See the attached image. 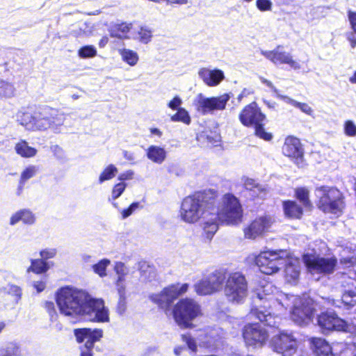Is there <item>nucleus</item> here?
I'll list each match as a JSON object with an SVG mask.
<instances>
[{
    "label": "nucleus",
    "instance_id": "9",
    "mask_svg": "<svg viewBox=\"0 0 356 356\" xmlns=\"http://www.w3.org/2000/svg\"><path fill=\"white\" fill-rule=\"evenodd\" d=\"M319 199L318 207L325 213L339 215L343 208V202L341 192L335 188L321 186L315 191Z\"/></svg>",
    "mask_w": 356,
    "mask_h": 356
},
{
    "label": "nucleus",
    "instance_id": "13",
    "mask_svg": "<svg viewBox=\"0 0 356 356\" xmlns=\"http://www.w3.org/2000/svg\"><path fill=\"white\" fill-rule=\"evenodd\" d=\"M231 96L225 93L218 97H207L199 93L193 100L196 110L202 115L212 114L215 111H223Z\"/></svg>",
    "mask_w": 356,
    "mask_h": 356
},
{
    "label": "nucleus",
    "instance_id": "49",
    "mask_svg": "<svg viewBox=\"0 0 356 356\" xmlns=\"http://www.w3.org/2000/svg\"><path fill=\"white\" fill-rule=\"evenodd\" d=\"M220 136L218 134L213 132H210L209 134H201L199 136H197V139L199 140H206L208 145L210 144L214 146H216L218 143L220 142Z\"/></svg>",
    "mask_w": 356,
    "mask_h": 356
},
{
    "label": "nucleus",
    "instance_id": "12",
    "mask_svg": "<svg viewBox=\"0 0 356 356\" xmlns=\"http://www.w3.org/2000/svg\"><path fill=\"white\" fill-rule=\"evenodd\" d=\"M318 325L323 332L337 330L350 333L356 336V323H348L339 318L332 312H323L318 316Z\"/></svg>",
    "mask_w": 356,
    "mask_h": 356
},
{
    "label": "nucleus",
    "instance_id": "51",
    "mask_svg": "<svg viewBox=\"0 0 356 356\" xmlns=\"http://www.w3.org/2000/svg\"><path fill=\"white\" fill-rule=\"evenodd\" d=\"M344 133L350 137L356 136V124L352 120H347L344 123Z\"/></svg>",
    "mask_w": 356,
    "mask_h": 356
},
{
    "label": "nucleus",
    "instance_id": "59",
    "mask_svg": "<svg viewBox=\"0 0 356 356\" xmlns=\"http://www.w3.org/2000/svg\"><path fill=\"white\" fill-rule=\"evenodd\" d=\"M182 100L179 96H175L168 104V106L172 110H178L181 108Z\"/></svg>",
    "mask_w": 356,
    "mask_h": 356
},
{
    "label": "nucleus",
    "instance_id": "33",
    "mask_svg": "<svg viewBox=\"0 0 356 356\" xmlns=\"http://www.w3.org/2000/svg\"><path fill=\"white\" fill-rule=\"evenodd\" d=\"M152 30L147 26H140L133 34L132 38L139 42L147 44L152 40Z\"/></svg>",
    "mask_w": 356,
    "mask_h": 356
},
{
    "label": "nucleus",
    "instance_id": "52",
    "mask_svg": "<svg viewBox=\"0 0 356 356\" xmlns=\"http://www.w3.org/2000/svg\"><path fill=\"white\" fill-rule=\"evenodd\" d=\"M56 254L57 249L55 248H47L40 252L41 258L44 261L54 258Z\"/></svg>",
    "mask_w": 356,
    "mask_h": 356
},
{
    "label": "nucleus",
    "instance_id": "18",
    "mask_svg": "<svg viewBox=\"0 0 356 356\" xmlns=\"http://www.w3.org/2000/svg\"><path fill=\"white\" fill-rule=\"evenodd\" d=\"M76 340L85 342L83 348H81V356H92V349L94 343L102 337V330L100 329L82 328L74 330Z\"/></svg>",
    "mask_w": 356,
    "mask_h": 356
},
{
    "label": "nucleus",
    "instance_id": "46",
    "mask_svg": "<svg viewBox=\"0 0 356 356\" xmlns=\"http://www.w3.org/2000/svg\"><path fill=\"white\" fill-rule=\"evenodd\" d=\"M97 51L93 45H86L78 50V56L81 58H91L97 56Z\"/></svg>",
    "mask_w": 356,
    "mask_h": 356
},
{
    "label": "nucleus",
    "instance_id": "16",
    "mask_svg": "<svg viewBox=\"0 0 356 356\" xmlns=\"http://www.w3.org/2000/svg\"><path fill=\"white\" fill-rule=\"evenodd\" d=\"M243 337L247 346L258 348L266 343L268 334L259 323H249L243 327Z\"/></svg>",
    "mask_w": 356,
    "mask_h": 356
},
{
    "label": "nucleus",
    "instance_id": "20",
    "mask_svg": "<svg viewBox=\"0 0 356 356\" xmlns=\"http://www.w3.org/2000/svg\"><path fill=\"white\" fill-rule=\"evenodd\" d=\"M284 156L290 158L298 166H303L304 152L300 140L293 136L286 138L282 147Z\"/></svg>",
    "mask_w": 356,
    "mask_h": 356
},
{
    "label": "nucleus",
    "instance_id": "7",
    "mask_svg": "<svg viewBox=\"0 0 356 356\" xmlns=\"http://www.w3.org/2000/svg\"><path fill=\"white\" fill-rule=\"evenodd\" d=\"M239 120L245 127H254L255 135L264 140L272 139L271 134L265 131L264 126L266 115L254 102L247 105L239 114Z\"/></svg>",
    "mask_w": 356,
    "mask_h": 356
},
{
    "label": "nucleus",
    "instance_id": "11",
    "mask_svg": "<svg viewBox=\"0 0 356 356\" xmlns=\"http://www.w3.org/2000/svg\"><path fill=\"white\" fill-rule=\"evenodd\" d=\"M302 260L308 271L312 274H332L337 264V259L334 257H324L315 254H305Z\"/></svg>",
    "mask_w": 356,
    "mask_h": 356
},
{
    "label": "nucleus",
    "instance_id": "4",
    "mask_svg": "<svg viewBox=\"0 0 356 356\" xmlns=\"http://www.w3.org/2000/svg\"><path fill=\"white\" fill-rule=\"evenodd\" d=\"M68 115L60 112L57 109L44 106L35 110V131H46L50 129L55 134L60 133Z\"/></svg>",
    "mask_w": 356,
    "mask_h": 356
},
{
    "label": "nucleus",
    "instance_id": "26",
    "mask_svg": "<svg viewBox=\"0 0 356 356\" xmlns=\"http://www.w3.org/2000/svg\"><path fill=\"white\" fill-rule=\"evenodd\" d=\"M242 181L244 188L250 191V195L253 197L264 198L266 195V188L265 186L259 184L254 179L243 177Z\"/></svg>",
    "mask_w": 356,
    "mask_h": 356
},
{
    "label": "nucleus",
    "instance_id": "47",
    "mask_svg": "<svg viewBox=\"0 0 356 356\" xmlns=\"http://www.w3.org/2000/svg\"><path fill=\"white\" fill-rule=\"evenodd\" d=\"M38 172V167L36 165H29L21 173L20 179L22 183L35 177Z\"/></svg>",
    "mask_w": 356,
    "mask_h": 356
},
{
    "label": "nucleus",
    "instance_id": "60",
    "mask_svg": "<svg viewBox=\"0 0 356 356\" xmlns=\"http://www.w3.org/2000/svg\"><path fill=\"white\" fill-rule=\"evenodd\" d=\"M134 172L131 170H129L123 173H121L118 177V180L120 181V182H124L127 180H131L134 177Z\"/></svg>",
    "mask_w": 356,
    "mask_h": 356
},
{
    "label": "nucleus",
    "instance_id": "2",
    "mask_svg": "<svg viewBox=\"0 0 356 356\" xmlns=\"http://www.w3.org/2000/svg\"><path fill=\"white\" fill-rule=\"evenodd\" d=\"M217 193L214 190L197 192L185 197L180 209L181 219L187 223H195L202 219V227L207 238L211 239L218 230L215 222Z\"/></svg>",
    "mask_w": 356,
    "mask_h": 356
},
{
    "label": "nucleus",
    "instance_id": "39",
    "mask_svg": "<svg viewBox=\"0 0 356 356\" xmlns=\"http://www.w3.org/2000/svg\"><path fill=\"white\" fill-rule=\"evenodd\" d=\"M118 52L122 60L130 66L136 65L139 60L138 54L134 50L123 48L120 49Z\"/></svg>",
    "mask_w": 356,
    "mask_h": 356
},
{
    "label": "nucleus",
    "instance_id": "45",
    "mask_svg": "<svg viewBox=\"0 0 356 356\" xmlns=\"http://www.w3.org/2000/svg\"><path fill=\"white\" fill-rule=\"evenodd\" d=\"M111 264L108 259H101L98 263L92 266L93 271L99 277H104L106 276V268Z\"/></svg>",
    "mask_w": 356,
    "mask_h": 356
},
{
    "label": "nucleus",
    "instance_id": "29",
    "mask_svg": "<svg viewBox=\"0 0 356 356\" xmlns=\"http://www.w3.org/2000/svg\"><path fill=\"white\" fill-rule=\"evenodd\" d=\"M311 343L316 356H334L329 343L321 338H312Z\"/></svg>",
    "mask_w": 356,
    "mask_h": 356
},
{
    "label": "nucleus",
    "instance_id": "63",
    "mask_svg": "<svg viewBox=\"0 0 356 356\" xmlns=\"http://www.w3.org/2000/svg\"><path fill=\"white\" fill-rule=\"evenodd\" d=\"M346 38L350 42V46L353 49L356 47V33L353 31L346 33Z\"/></svg>",
    "mask_w": 356,
    "mask_h": 356
},
{
    "label": "nucleus",
    "instance_id": "3",
    "mask_svg": "<svg viewBox=\"0 0 356 356\" xmlns=\"http://www.w3.org/2000/svg\"><path fill=\"white\" fill-rule=\"evenodd\" d=\"M289 296L280 292L271 283H266L258 288L252 296L250 317L258 319L265 325L275 326L278 318L273 315L266 307L277 305L286 308L289 306Z\"/></svg>",
    "mask_w": 356,
    "mask_h": 356
},
{
    "label": "nucleus",
    "instance_id": "44",
    "mask_svg": "<svg viewBox=\"0 0 356 356\" xmlns=\"http://www.w3.org/2000/svg\"><path fill=\"white\" fill-rule=\"evenodd\" d=\"M118 171V168L114 165H108L100 174L99 183L102 184L105 181L111 179L116 175Z\"/></svg>",
    "mask_w": 356,
    "mask_h": 356
},
{
    "label": "nucleus",
    "instance_id": "8",
    "mask_svg": "<svg viewBox=\"0 0 356 356\" xmlns=\"http://www.w3.org/2000/svg\"><path fill=\"white\" fill-rule=\"evenodd\" d=\"M227 300L233 304H243L248 296V282L239 272L230 273L224 289Z\"/></svg>",
    "mask_w": 356,
    "mask_h": 356
},
{
    "label": "nucleus",
    "instance_id": "27",
    "mask_svg": "<svg viewBox=\"0 0 356 356\" xmlns=\"http://www.w3.org/2000/svg\"><path fill=\"white\" fill-rule=\"evenodd\" d=\"M19 221H22L26 225H33L35 221V217L31 210L26 209H21L11 216L10 225H15Z\"/></svg>",
    "mask_w": 356,
    "mask_h": 356
},
{
    "label": "nucleus",
    "instance_id": "43",
    "mask_svg": "<svg viewBox=\"0 0 356 356\" xmlns=\"http://www.w3.org/2000/svg\"><path fill=\"white\" fill-rule=\"evenodd\" d=\"M177 111V113L170 117L171 121L181 122L187 125L190 124L191 119L188 112L184 108H179Z\"/></svg>",
    "mask_w": 356,
    "mask_h": 356
},
{
    "label": "nucleus",
    "instance_id": "37",
    "mask_svg": "<svg viewBox=\"0 0 356 356\" xmlns=\"http://www.w3.org/2000/svg\"><path fill=\"white\" fill-rule=\"evenodd\" d=\"M194 287L196 293L200 296L210 295L216 292L207 276L197 282Z\"/></svg>",
    "mask_w": 356,
    "mask_h": 356
},
{
    "label": "nucleus",
    "instance_id": "19",
    "mask_svg": "<svg viewBox=\"0 0 356 356\" xmlns=\"http://www.w3.org/2000/svg\"><path fill=\"white\" fill-rule=\"evenodd\" d=\"M261 54L275 65L286 64L296 70L301 68L300 64L293 60L289 52L284 51L281 45H278L271 51L261 50Z\"/></svg>",
    "mask_w": 356,
    "mask_h": 356
},
{
    "label": "nucleus",
    "instance_id": "62",
    "mask_svg": "<svg viewBox=\"0 0 356 356\" xmlns=\"http://www.w3.org/2000/svg\"><path fill=\"white\" fill-rule=\"evenodd\" d=\"M275 96L277 98H279L280 99H281L283 102H284L285 103H286L288 104H290V105H291L293 106H294L295 104L297 102V101L291 99V97H289L288 96L281 95L279 91L275 94Z\"/></svg>",
    "mask_w": 356,
    "mask_h": 356
},
{
    "label": "nucleus",
    "instance_id": "30",
    "mask_svg": "<svg viewBox=\"0 0 356 356\" xmlns=\"http://www.w3.org/2000/svg\"><path fill=\"white\" fill-rule=\"evenodd\" d=\"M35 111L33 113L19 111L16 115L17 121L26 129L34 131Z\"/></svg>",
    "mask_w": 356,
    "mask_h": 356
},
{
    "label": "nucleus",
    "instance_id": "53",
    "mask_svg": "<svg viewBox=\"0 0 356 356\" xmlns=\"http://www.w3.org/2000/svg\"><path fill=\"white\" fill-rule=\"evenodd\" d=\"M114 271L117 275H127L129 273L128 267L121 261H117L115 263Z\"/></svg>",
    "mask_w": 356,
    "mask_h": 356
},
{
    "label": "nucleus",
    "instance_id": "23",
    "mask_svg": "<svg viewBox=\"0 0 356 356\" xmlns=\"http://www.w3.org/2000/svg\"><path fill=\"white\" fill-rule=\"evenodd\" d=\"M198 75L203 82L209 87L219 85L225 79L224 72L219 69L200 68Z\"/></svg>",
    "mask_w": 356,
    "mask_h": 356
},
{
    "label": "nucleus",
    "instance_id": "61",
    "mask_svg": "<svg viewBox=\"0 0 356 356\" xmlns=\"http://www.w3.org/2000/svg\"><path fill=\"white\" fill-rule=\"evenodd\" d=\"M348 17L352 30L356 33V12L348 11Z\"/></svg>",
    "mask_w": 356,
    "mask_h": 356
},
{
    "label": "nucleus",
    "instance_id": "64",
    "mask_svg": "<svg viewBox=\"0 0 356 356\" xmlns=\"http://www.w3.org/2000/svg\"><path fill=\"white\" fill-rule=\"evenodd\" d=\"M33 285L38 293L42 292L46 287V283L42 280L35 281L33 282Z\"/></svg>",
    "mask_w": 356,
    "mask_h": 356
},
{
    "label": "nucleus",
    "instance_id": "28",
    "mask_svg": "<svg viewBox=\"0 0 356 356\" xmlns=\"http://www.w3.org/2000/svg\"><path fill=\"white\" fill-rule=\"evenodd\" d=\"M146 155L152 162L161 164L167 157V152L163 147L152 145L146 149Z\"/></svg>",
    "mask_w": 356,
    "mask_h": 356
},
{
    "label": "nucleus",
    "instance_id": "42",
    "mask_svg": "<svg viewBox=\"0 0 356 356\" xmlns=\"http://www.w3.org/2000/svg\"><path fill=\"white\" fill-rule=\"evenodd\" d=\"M127 184L124 182L118 183L113 186L108 201L111 202L115 208H118V204L115 201L124 193Z\"/></svg>",
    "mask_w": 356,
    "mask_h": 356
},
{
    "label": "nucleus",
    "instance_id": "5",
    "mask_svg": "<svg viewBox=\"0 0 356 356\" xmlns=\"http://www.w3.org/2000/svg\"><path fill=\"white\" fill-rule=\"evenodd\" d=\"M173 318L177 325L182 329L192 328V321L202 316L200 305L192 298H182L174 306Z\"/></svg>",
    "mask_w": 356,
    "mask_h": 356
},
{
    "label": "nucleus",
    "instance_id": "56",
    "mask_svg": "<svg viewBox=\"0 0 356 356\" xmlns=\"http://www.w3.org/2000/svg\"><path fill=\"white\" fill-rule=\"evenodd\" d=\"M154 277V271L149 266H147L145 270H143L140 272V279L143 281H151Z\"/></svg>",
    "mask_w": 356,
    "mask_h": 356
},
{
    "label": "nucleus",
    "instance_id": "50",
    "mask_svg": "<svg viewBox=\"0 0 356 356\" xmlns=\"http://www.w3.org/2000/svg\"><path fill=\"white\" fill-rule=\"evenodd\" d=\"M8 293L13 296L15 302L17 303L22 298V290L19 286L11 284L8 285Z\"/></svg>",
    "mask_w": 356,
    "mask_h": 356
},
{
    "label": "nucleus",
    "instance_id": "41",
    "mask_svg": "<svg viewBox=\"0 0 356 356\" xmlns=\"http://www.w3.org/2000/svg\"><path fill=\"white\" fill-rule=\"evenodd\" d=\"M15 88L14 86L5 80L0 79V97L10 98L14 96Z\"/></svg>",
    "mask_w": 356,
    "mask_h": 356
},
{
    "label": "nucleus",
    "instance_id": "48",
    "mask_svg": "<svg viewBox=\"0 0 356 356\" xmlns=\"http://www.w3.org/2000/svg\"><path fill=\"white\" fill-rule=\"evenodd\" d=\"M295 194L296 197L302 203L305 207L310 206V201L309 200V191L305 187L298 188L296 189Z\"/></svg>",
    "mask_w": 356,
    "mask_h": 356
},
{
    "label": "nucleus",
    "instance_id": "35",
    "mask_svg": "<svg viewBox=\"0 0 356 356\" xmlns=\"http://www.w3.org/2000/svg\"><path fill=\"white\" fill-rule=\"evenodd\" d=\"M284 213L291 218H300L302 215V208L294 201H285L283 202Z\"/></svg>",
    "mask_w": 356,
    "mask_h": 356
},
{
    "label": "nucleus",
    "instance_id": "24",
    "mask_svg": "<svg viewBox=\"0 0 356 356\" xmlns=\"http://www.w3.org/2000/svg\"><path fill=\"white\" fill-rule=\"evenodd\" d=\"M284 265L285 266L286 280L291 284H296L300 273V261L295 257H293L289 252V256Z\"/></svg>",
    "mask_w": 356,
    "mask_h": 356
},
{
    "label": "nucleus",
    "instance_id": "10",
    "mask_svg": "<svg viewBox=\"0 0 356 356\" xmlns=\"http://www.w3.org/2000/svg\"><path fill=\"white\" fill-rule=\"evenodd\" d=\"M287 256L289 252L286 250H266L261 252L255 257V264L261 273L272 275L284 266Z\"/></svg>",
    "mask_w": 356,
    "mask_h": 356
},
{
    "label": "nucleus",
    "instance_id": "14",
    "mask_svg": "<svg viewBox=\"0 0 356 356\" xmlns=\"http://www.w3.org/2000/svg\"><path fill=\"white\" fill-rule=\"evenodd\" d=\"M188 289V284H172L165 288L159 293H152L149 299L160 308L168 310L175 300L186 293Z\"/></svg>",
    "mask_w": 356,
    "mask_h": 356
},
{
    "label": "nucleus",
    "instance_id": "17",
    "mask_svg": "<svg viewBox=\"0 0 356 356\" xmlns=\"http://www.w3.org/2000/svg\"><path fill=\"white\" fill-rule=\"evenodd\" d=\"M273 350L282 356H291L297 349V341L291 332H282L271 341Z\"/></svg>",
    "mask_w": 356,
    "mask_h": 356
},
{
    "label": "nucleus",
    "instance_id": "1",
    "mask_svg": "<svg viewBox=\"0 0 356 356\" xmlns=\"http://www.w3.org/2000/svg\"><path fill=\"white\" fill-rule=\"evenodd\" d=\"M56 302L60 313L67 316H80L86 321H109V312L102 299H94L85 291L66 286L60 289Z\"/></svg>",
    "mask_w": 356,
    "mask_h": 356
},
{
    "label": "nucleus",
    "instance_id": "21",
    "mask_svg": "<svg viewBox=\"0 0 356 356\" xmlns=\"http://www.w3.org/2000/svg\"><path fill=\"white\" fill-rule=\"evenodd\" d=\"M274 222L270 216H264L255 219L248 227L244 229L245 237L254 239L268 232Z\"/></svg>",
    "mask_w": 356,
    "mask_h": 356
},
{
    "label": "nucleus",
    "instance_id": "40",
    "mask_svg": "<svg viewBox=\"0 0 356 356\" xmlns=\"http://www.w3.org/2000/svg\"><path fill=\"white\" fill-rule=\"evenodd\" d=\"M0 356H21V349L16 343H9L0 349Z\"/></svg>",
    "mask_w": 356,
    "mask_h": 356
},
{
    "label": "nucleus",
    "instance_id": "22",
    "mask_svg": "<svg viewBox=\"0 0 356 356\" xmlns=\"http://www.w3.org/2000/svg\"><path fill=\"white\" fill-rule=\"evenodd\" d=\"M334 286L341 293L356 290V271L350 270L348 273H338L334 275Z\"/></svg>",
    "mask_w": 356,
    "mask_h": 356
},
{
    "label": "nucleus",
    "instance_id": "54",
    "mask_svg": "<svg viewBox=\"0 0 356 356\" xmlns=\"http://www.w3.org/2000/svg\"><path fill=\"white\" fill-rule=\"evenodd\" d=\"M257 8L264 11H270L272 10L273 3L270 0H257L256 1Z\"/></svg>",
    "mask_w": 356,
    "mask_h": 356
},
{
    "label": "nucleus",
    "instance_id": "25",
    "mask_svg": "<svg viewBox=\"0 0 356 356\" xmlns=\"http://www.w3.org/2000/svg\"><path fill=\"white\" fill-rule=\"evenodd\" d=\"M199 344L206 348H212L216 346L218 340V331L216 329H207L200 330L197 336Z\"/></svg>",
    "mask_w": 356,
    "mask_h": 356
},
{
    "label": "nucleus",
    "instance_id": "36",
    "mask_svg": "<svg viewBox=\"0 0 356 356\" xmlns=\"http://www.w3.org/2000/svg\"><path fill=\"white\" fill-rule=\"evenodd\" d=\"M207 277L209 279V282H210L211 286H213L216 292L220 289L226 279L225 273L218 270L209 274Z\"/></svg>",
    "mask_w": 356,
    "mask_h": 356
},
{
    "label": "nucleus",
    "instance_id": "6",
    "mask_svg": "<svg viewBox=\"0 0 356 356\" xmlns=\"http://www.w3.org/2000/svg\"><path fill=\"white\" fill-rule=\"evenodd\" d=\"M216 215L215 222L218 225V222L227 225H237L242 220V209L237 197L233 194H225L222 198L221 203L216 206Z\"/></svg>",
    "mask_w": 356,
    "mask_h": 356
},
{
    "label": "nucleus",
    "instance_id": "38",
    "mask_svg": "<svg viewBox=\"0 0 356 356\" xmlns=\"http://www.w3.org/2000/svg\"><path fill=\"white\" fill-rule=\"evenodd\" d=\"M15 149L19 155L25 158L33 157L37 153L36 149L30 147L25 140H22L17 143Z\"/></svg>",
    "mask_w": 356,
    "mask_h": 356
},
{
    "label": "nucleus",
    "instance_id": "58",
    "mask_svg": "<svg viewBox=\"0 0 356 356\" xmlns=\"http://www.w3.org/2000/svg\"><path fill=\"white\" fill-rule=\"evenodd\" d=\"M340 263L345 268L353 267L356 265V257L354 256L343 257L341 259Z\"/></svg>",
    "mask_w": 356,
    "mask_h": 356
},
{
    "label": "nucleus",
    "instance_id": "15",
    "mask_svg": "<svg viewBox=\"0 0 356 356\" xmlns=\"http://www.w3.org/2000/svg\"><path fill=\"white\" fill-rule=\"evenodd\" d=\"M289 307H292L291 318L292 321L299 325H307L312 319L314 310L308 302H303L301 298L293 295L289 296ZM288 307L286 308L287 309Z\"/></svg>",
    "mask_w": 356,
    "mask_h": 356
},
{
    "label": "nucleus",
    "instance_id": "32",
    "mask_svg": "<svg viewBox=\"0 0 356 356\" xmlns=\"http://www.w3.org/2000/svg\"><path fill=\"white\" fill-rule=\"evenodd\" d=\"M31 266L27 268V273L33 272L36 274L46 273L53 265L52 262H48L41 259H31Z\"/></svg>",
    "mask_w": 356,
    "mask_h": 356
},
{
    "label": "nucleus",
    "instance_id": "55",
    "mask_svg": "<svg viewBox=\"0 0 356 356\" xmlns=\"http://www.w3.org/2000/svg\"><path fill=\"white\" fill-rule=\"evenodd\" d=\"M181 339L183 341H184L187 344L190 350H191L193 352H195L197 350L196 342L190 334H182Z\"/></svg>",
    "mask_w": 356,
    "mask_h": 356
},
{
    "label": "nucleus",
    "instance_id": "57",
    "mask_svg": "<svg viewBox=\"0 0 356 356\" xmlns=\"http://www.w3.org/2000/svg\"><path fill=\"white\" fill-rule=\"evenodd\" d=\"M294 107L299 108L302 113L308 115H312L314 113V111L310 106H309L306 103H302L297 102L295 104Z\"/></svg>",
    "mask_w": 356,
    "mask_h": 356
},
{
    "label": "nucleus",
    "instance_id": "31",
    "mask_svg": "<svg viewBox=\"0 0 356 356\" xmlns=\"http://www.w3.org/2000/svg\"><path fill=\"white\" fill-rule=\"evenodd\" d=\"M132 28L131 23L123 22L119 24H115L111 27L110 34L111 37L120 39H129L127 33Z\"/></svg>",
    "mask_w": 356,
    "mask_h": 356
},
{
    "label": "nucleus",
    "instance_id": "34",
    "mask_svg": "<svg viewBox=\"0 0 356 356\" xmlns=\"http://www.w3.org/2000/svg\"><path fill=\"white\" fill-rule=\"evenodd\" d=\"M341 305L339 307L350 310L356 306V290L341 292Z\"/></svg>",
    "mask_w": 356,
    "mask_h": 356
}]
</instances>
